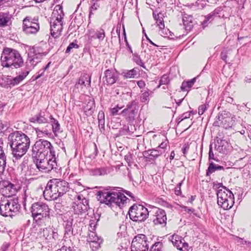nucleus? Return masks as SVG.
Here are the masks:
<instances>
[{
  "mask_svg": "<svg viewBox=\"0 0 251 251\" xmlns=\"http://www.w3.org/2000/svg\"><path fill=\"white\" fill-rule=\"evenodd\" d=\"M8 138L13 156L17 159L21 158L29 148V138L25 134L17 131L10 134Z\"/></svg>",
  "mask_w": 251,
  "mask_h": 251,
  "instance_id": "nucleus-1",
  "label": "nucleus"
},
{
  "mask_svg": "<svg viewBox=\"0 0 251 251\" xmlns=\"http://www.w3.org/2000/svg\"><path fill=\"white\" fill-rule=\"evenodd\" d=\"M68 190L69 183L66 181L52 179L48 182L43 195L47 200H54L63 195Z\"/></svg>",
  "mask_w": 251,
  "mask_h": 251,
  "instance_id": "nucleus-2",
  "label": "nucleus"
},
{
  "mask_svg": "<svg viewBox=\"0 0 251 251\" xmlns=\"http://www.w3.org/2000/svg\"><path fill=\"white\" fill-rule=\"evenodd\" d=\"M2 66L5 68L17 69L24 64V60L20 53L11 48L3 50L0 57Z\"/></svg>",
  "mask_w": 251,
  "mask_h": 251,
  "instance_id": "nucleus-3",
  "label": "nucleus"
},
{
  "mask_svg": "<svg viewBox=\"0 0 251 251\" xmlns=\"http://www.w3.org/2000/svg\"><path fill=\"white\" fill-rule=\"evenodd\" d=\"M64 16L62 6L59 4L55 5L52 13L50 21V33L54 38H58L61 35L63 28Z\"/></svg>",
  "mask_w": 251,
  "mask_h": 251,
  "instance_id": "nucleus-4",
  "label": "nucleus"
},
{
  "mask_svg": "<svg viewBox=\"0 0 251 251\" xmlns=\"http://www.w3.org/2000/svg\"><path fill=\"white\" fill-rule=\"evenodd\" d=\"M217 192V203L218 205L224 210L230 209L233 205L234 195L229 190L225 187L222 186V184H219Z\"/></svg>",
  "mask_w": 251,
  "mask_h": 251,
  "instance_id": "nucleus-5",
  "label": "nucleus"
},
{
  "mask_svg": "<svg viewBox=\"0 0 251 251\" xmlns=\"http://www.w3.org/2000/svg\"><path fill=\"white\" fill-rule=\"evenodd\" d=\"M20 208L18 200L1 197L0 199V214L4 216H11L13 213L17 212Z\"/></svg>",
  "mask_w": 251,
  "mask_h": 251,
  "instance_id": "nucleus-6",
  "label": "nucleus"
},
{
  "mask_svg": "<svg viewBox=\"0 0 251 251\" xmlns=\"http://www.w3.org/2000/svg\"><path fill=\"white\" fill-rule=\"evenodd\" d=\"M53 147L51 143L47 141L40 139L36 141L32 147V155L37 158L40 156H49L54 154Z\"/></svg>",
  "mask_w": 251,
  "mask_h": 251,
  "instance_id": "nucleus-7",
  "label": "nucleus"
},
{
  "mask_svg": "<svg viewBox=\"0 0 251 251\" xmlns=\"http://www.w3.org/2000/svg\"><path fill=\"white\" fill-rule=\"evenodd\" d=\"M55 155L49 156H40L37 158L36 165L41 171L48 173L51 171L56 166V162L54 157Z\"/></svg>",
  "mask_w": 251,
  "mask_h": 251,
  "instance_id": "nucleus-8",
  "label": "nucleus"
},
{
  "mask_svg": "<svg viewBox=\"0 0 251 251\" xmlns=\"http://www.w3.org/2000/svg\"><path fill=\"white\" fill-rule=\"evenodd\" d=\"M129 217L134 222L144 221L148 217V209L142 205L134 204L128 211Z\"/></svg>",
  "mask_w": 251,
  "mask_h": 251,
  "instance_id": "nucleus-9",
  "label": "nucleus"
},
{
  "mask_svg": "<svg viewBox=\"0 0 251 251\" xmlns=\"http://www.w3.org/2000/svg\"><path fill=\"white\" fill-rule=\"evenodd\" d=\"M149 244L147 236L142 234L135 236L131 245V251H148Z\"/></svg>",
  "mask_w": 251,
  "mask_h": 251,
  "instance_id": "nucleus-10",
  "label": "nucleus"
},
{
  "mask_svg": "<svg viewBox=\"0 0 251 251\" xmlns=\"http://www.w3.org/2000/svg\"><path fill=\"white\" fill-rule=\"evenodd\" d=\"M31 212L32 216L50 215V209L48 205L42 202H37L32 204Z\"/></svg>",
  "mask_w": 251,
  "mask_h": 251,
  "instance_id": "nucleus-11",
  "label": "nucleus"
},
{
  "mask_svg": "<svg viewBox=\"0 0 251 251\" xmlns=\"http://www.w3.org/2000/svg\"><path fill=\"white\" fill-rule=\"evenodd\" d=\"M0 186V191L2 197L11 198V196L15 195L18 191L16 186L8 181H2Z\"/></svg>",
  "mask_w": 251,
  "mask_h": 251,
  "instance_id": "nucleus-12",
  "label": "nucleus"
},
{
  "mask_svg": "<svg viewBox=\"0 0 251 251\" xmlns=\"http://www.w3.org/2000/svg\"><path fill=\"white\" fill-rule=\"evenodd\" d=\"M39 28V24L30 20L29 17H26L24 19L23 30L26 34H35L38 31Z\"/></svg>",
  "mask_w": 251,
  "mask_h": 251,
  "instance_id": "nucleus-13",
  "label": "nucleus"
},
{
  "mask_svg": "<svg viewBox=\"0 0 251 251\" xmlns=\"http://www.w3.org/2000/svg\"><path fill=\"white\" fill-rule=\"evenodd\" d=\"M171 241L173 245L178 250L181 251H189V245L181 236L175 234L172 235Z\"/></svg>",
  "mask_w": 251,
  "mask_h": 251,
  "instance_id": "nucleus-14",
  "label": "nucleus"
},
{
  "mask_svg": "<svg viewBox=\"0 0 251 251\" xmlns=\"http://www.w3.org/2000/svg\"><path fill=\"white\" fill-rule=\"evenodd\" d=\"M152 221L155 225H165L167 216L165 211L160 208H157L152 217Z\"/></svg>",
  "mask_w": 251,
  "mask_h": 251,
  "instance_id": "nucleus-15",
  "label": "nucleus"
},
{
  "mask_svg": "<svg viewBox=\"0 0 251 251\" xmlns=\"http://www.w3.org/2000/svg\"><path fill=\"white\" fill-rule=\"evenodd\" d=\"M99 200L101 203H105L107 205H112L114 204V200L115 199V192H99Z\"/></svg>",
  "mask_w": 251,
  "mask_h": 251,
  "instance_id": "nucleus-16",
  "label": "nucleus"
},
{
  "mask_svg": "<svg viewBox=\"0 0 251 251\" xmlns=\"http://www.w3.org/2000/svg\"><path fill=\"white\" fill-rule=\"evenodd\" d=\"M103 77V81L107 85H111L116 82L118 78V75L114 70L112 69H107L104 73Z\"/></svg>",
  "mask_w": 251,
  "mask_h": 251,
  "instance_id": "nucleus-17",
  "label": "nucleus"
},
{
  "mask_svg": "<svg viewBox=\"0 0 251 251\" xmlns=\"http://www.w3.org/2000/svg\"><path fill=\"white\" fill-rule=\"evenodd\" d=\"M95 32V30L93 29H91L88 30V38L89 41L90 42H92L94 39L96 38L98 39L100 42H101L103 41L105 37V32L104 29L103 28H100L96 31L95 34L96 37L94 35Z\"/></svg>",
  "mask_w": 251,
  "mask_h": 251,
  "instance_id": "nucleus-18",
  "label": "nucleus"
},
{
  "mask_svg": "<svg viewBox=\"0 0 251 251\" xmlns=\"http://www.w3.org/2000/svg\"><path fill=\"white\" fill-rule=\"evenodd\" d=\"M29 121L39 125L49 123L48 119L45 117L44 113L41 112L29 118Z\"/></svg>",
  "mask_w": 251,
  "mask_h": 251,
  "instance_id": "nucleus-19",
  "label": "nucleus"
},
{
  "mask_svg": "<svg viewBox=\"0 0 251 251\" xmlns=\"http://www.w3.org/2000/svg\"><path fill=\"white\" fill-rule=\"evenodd\" d=\"M121 114L127 121H132L134 118L135 108L131 105H128L127 107L121 112Z\"/></svg>",
  "mask_w": 251,
  "mask_h": 251,
  "instance_id": "nucleus-20",
  "label": "nucleus"
},
{
  "mask_svg": "<svg viewBox=\"0 0 251 251\" xmlns=\"http://www.w3.org/2000/svg\"><path fill=\"white\" fill-rule=\"evenodd\" d=\"M28 74L29 72L28 71L23 72L21 74L12 79H8L7 84L12 86L18 85L26 77Z\"/></svg>",
  "mask_w": 251,
  "mask_h": 251,
  "instance_id": "nucleus-21",
  "label": "nucleus"
},
{
  "mask_svg": "<svg viewBox=\"0 0 251 251\" xmlns=\"http://www.w3.org/2000/svg\"><path fill=\"white\" fill-rule=\"evenodd\" d=\"M35 223L40 226H46L50 221V215L32 216Z\"/></svg>",
  "mask_w": 251,
  "mask_h": 251,
  "instance_id": "nucleus-22",
  "label": "nucleus"
},
{
  "mask_svg": "<svg viewBox=\"0 0 251 251\" xmlns=\"http://www.w3.org/2000/svg\"><path fill=\"white\" fill-rule=\"evenodd\" d=\"M99 239L96 234L92 232L89 234L88 241L90 243L91 248H95V249H92L93 250H96L100 247V243H99Z\"/></svg>",
  "mask_w": 251,
  "mask_h": 251,
  "instance_id": "nucleus-23",
  "label": "nucleus"
},
{
  "mask_svg": "<svg viewBox=\"0 0 251 251\" xmlns=\"http://www.w3.org/2000/svg\"><path fill=\"white\" fill-rule=\"evenodd\" d=\"M75 205H74V210L75 213L76 214H80L87 210L88 208V204L81 202V201H77V202H75Z\"/></svg>",
  "mask_w": 251,
  "mask_h": 251,
  "instance_id": "nucleus-24",
  "label": "nucleus"
},
{
  "mask_svg": "<svg viewBox=\"0 0 251 251\" xmlns=\"http://www.w3.org/2000/svg\"><path fill=\"white\" fill-rule=\"evenodd\" d=\"M95 102L94 100H91L88 101L86 106L84 107V111L85 114L90 116L93 115L95 109Z\"/></svg>",
  "mask_w": 251,
  "mask_h": 251,
  "instance_id": "nucleus-25",
  "label": "nucleus"
},
{
  "mask_svg": "<svg viewBox=\"0 0 251 251\" xmlns=\"http://www.w3.org/2000/svg\"><path fill=\"white\" fill-rule=\"evenodd\" d=\"M153 17L156 20V23L159 26V28L162 29L165 27V24L164 22V14L161 12H159L157 14L153 13Z\"/></svg>",
  "mask_w": 251,
  "mask_h": 251,
  "instance_id": "nucleus-26",
  "label": "nucleus"
},
{
  "mask_svg": "<svg viewBox=\"0 0 251 251\" xmlns=\"http://www.w3.org/2000/svg\"><path fill=\"white\" fill-rule=\"evenodd\" d=\"M115 199L114 200V204H115L116 205L119 206H120L121 204H124L127 199L126 197L121 193L115 192Z\"/></svg>",
  "mask_w": 251,
  "mask_h": 251,
  "instance_id": "nucleus-27",
  "label": "nucleus"
},
{
  "mask_svg": "<svg viewBox=\"0 0 251 251\" xmlns=\"http://www.w3.org/2000/svg\"><path fill=\"white\" fill-rule=\"evenodd\" d=\"M162 152L157 150H150L145 152V155L150 159H154L160 156Z\"/></svg>",
  "mask_w": 251,
  "mask_h": 251,
  "instance_id": "nucleus-28",
  "label": "nucleus"
},
{
  "mask_svg": "<svg viewBox=\"0 0 251 251\" xmlns=\"http://www.w3.org/2000/svg\"><path fill=\"white\" fill-rule=\"evenodd\" d=\"M90 173L95 176H104L107 174V169L105 167L96 168L91 169Z\"/></svg>",
  "mask_w": 251,
  "mask_h": 251,
  "instance_id": "nucleus-29",
  "label": "nucleus"
},
{
  "mask_svg": "<svg viewBox=\"0 0 251 251\" xmlns=\"http://www.w3.org/2000/svg\"><path fill=\"white\" fill-rule=\"evenodd\" d=\"M91 84V77L87 75H84L81 76L78 81V83L76 84V86L78 88V85H83L86 86L87 84L90 86Z\"/></svg>",
  "mask_w": 251,
  "mask_h": 251,
  "instance_id": "nucleus-30",
  "label": "nucleus"
},
{
  "mask_svg": "<svg viewBox=\"0 0 251 251\" xmlns=\"http://www.w3.org/2000/svg\"><path fill=\"white\" fill-rule=\"evenodd\" d=\"M5 155L2 147L0 146V174L4 171L6 165Z\"/></svg>",
  "mask_w": 251,
  "mask_h": 251,
  "instance_id": "nucleus-31",
  "label": "nucleus"
},
{
  "mask_svg": "<svg viewBox=\"0 0 251 251\" xmlns=\"http://www.w3.org/2000/svg\"><path fill=\"white\" fill-rule=\"evenodd\" d=\"M10 19V18L7 13H0V27L6 26Z\"/></svg>",
  "mask_w": 251,
  "mask_h": 251,
  "instance_id": "nucleus-32",
  "label": "nucleus"
},
{
  "mask_svg": "<svg viewBox=\"0 0 251 251\" xmlns=\"http://www.w3.org/2000/svg\"><path fill=\"white\" fill-rule=\"evenodd\" d=\"M50 123L52 125V131L54 134L56 135L60 130V126L58 121L50 116Z\"/></svg>",
  "mask_w": 251,
  "mask_h": 251,
  "instance_id": "nucleus-33",
  "label": "nucleus"
},
{
  "mask_svg": "<svg viewBox=\"0 0 251 251\" xmlns=\"http://www.w3.org/2000/svg\"><path fill=\"white\" fill-rule=\"evenodd\" d=\"M223 167L221 166L216 165L213 163H210L209 167L206 171V176H209L211 174L218 170H222Z\"/></svg>",
  "mask_w": 251,
  "mask_h": 251,
  "instance_id": "nucleus-34",
  "label": "nucleus"
},
{
  "mask_svg": "<svg viewBox=\"0 0 251 251\" xmlns=\"http://www.w3.org/2000/svg\"><path fill=\"white\" fill-rule=\"evenodd\" d=\"M196 78H194L190 80L187 81H183L182 83L181 89L182 91L187 90L186 88L187 87L190 89L194 85L196 82Z\"/></svg>",
  "mask_w": 251,
  "mask_h": 251,
  "instance_id": "nucleus-35",
  "label": "nucleus"
},
{
  "mask_svg": "<svg viewBox=\"0 0 251 251\" xmlns=\"http://www.w3.org/2000/svg\"><path fill=\"white\" fill-rule=\"evenodd\" d=\"M136 75V70L135 69H133L125 73L124 76L126 78H131L135 77Z\"/></svg>",
  "mask_w": 251,
  "mask_h": 251,
  "instance_id": "nucleus-36",
  "label": "nucleus"
},
{
  "mask_svg": "<svg viewBox=\"0 0 251 251\" xmlns=\"http://www.w3.org/2000/svg\"><path fill=\"white\" fill-rule=\"evenodd\" d=\"M150 94L148 91H145L141 94L140 100L141 102L147 103L149 100Z\"/></svg>",
  "mask_w": 251,
  "mask_h": 251,
  "instance_id": "nucleus-37",
  "label": "nucleus"
},
{
  "mask_svg": "<svg viewBox=\"0 0 251 251\" xmlns=\"http://www.w3.org/2000/svg\"><path fill=\"white\" fill-rule=\"evenodd\" d=\"M169 82V77L167 75H163L161 77L159 81V85L158 87H160V86L162 85H166Z\"/></svg>",
  "mask_w": 251,
  "mask_h": 251,
  "instance_id": "nucleus-38",
  "label": "nucleus"
},
{
  "mask_svg": "<svg viewBox=\"0 0 251 251\" xmlns=\"http://www.w3.org/2000/svg\"><path fill=\"white\" fill-rule=\"evenodd\" d=\"M78 48L79 46L77 44L72 42L70 43L67 48L66 50V53H69L71 51V50L74 48L77 49Z\"/></svg>",
  "mask_w": 251,
  "mask_h": 251,
  "instance_id": "nucleus-39",
  "label": "nucleus"
},
{
  "mask_svg": "<svg viewBox=\"0 0 251 251\" xmlns=\"http://www.w3.org/2000/svg\"><path fill=\"white\" fill-rule=\"evenodd\" d=\"M207 109V105L205 104H201L199 106L198 108V114L199 115H202L205 110Z\"/></svg>",
  "mask_w": 251,
  "mask_h": 251,
  "instance_id": "nucleus-40",
  "label": "nucleus"
},
{
  "mask_svg": "<svg viewBox=\"0 0 251 251\" xmlns=\"http://www.w3.org/2000/svg\"><path fill=\"white\" fill-rule=\"evenodd\" d=\"M122 107H119L118 105H117L116 107L111 108L110 111V115L111 116H115L118 114V111L121 109Z\"/></svg>",
  "mask_w": 251,
  "mask_h": 251,
  "instance_id": "nucleus-41",
  "label": "nucleus"
},
{
  "mask_svg": "<svg viewBox=\"0 0 251 251\" xmlns=\"http://www.w3.org/2000/svg\"><path fill=\"white\" fill-rule=\"evenodd\" d=\"M150 251H162L159 243H155L151 248Z\"/></svg>",
  "mask_w": 251,
  "mask_h": 251,
  "instance_id": "nucleus-42",
  "label": "nucleus"
},
{
  "mask_svg": "<svg viewBox=\"0 0 251 251\" xmlns=\"http://www.w3.org/2000/svg\"><path fill=\"white\" fill-rule=\"evenodd\" d=\"M77 200L75 201V202H77V201H81V202H83L87 203L88 202L87 200L83 197L82 195H78L76 197Z\"/></svg>",
  "mask_w": 251,
  "mask_h": 251,
  "instance_id": "nucleus-43",
  "label": "nucleus"
},
{
  "mask_svg": "<svg viewBox=\"0 0 251 251\" xmlns=\"http://www.w3.org/2000/svg\"><path fill=\"white\" fill-rule=\"evenodd\" d=\"M191 114H192L191 111H189V112L183 113L181 115V117H182L181 121H183V120L186 119L190 118L191 116Z\"/></svg>",
  "mask_w": 251,
  "mask_h": 251,
  "instance_id": "nucleus-44",
  "label": "nucleus"
},
{
  "mask_svg": "<svg viewBox=\"0 0 251 251\" xmlns=\"http://www.w3.org/2000/svg\"><path fill=\"white\" fill-rule=\"evenodd\" d=\"M168 142L167 139H165L164 141H162V142L160 144L159 147L162 149H165L166 148Z\"/></svg>",
  "mask_w": 251,
  "mask_h": 251,
  "instance_id": "nucleus-45",
  "label": "nucleus"
},
{
  "mask_svg": "<svg viewBox=\"0 0 251 251\" xmlns=\"http://www.w3.org/2000/svg\"><path fill=\"white\" fill-rule=\"evenodd\" d=\"M137 84L138 86V87L142 89L144 88L146 86V83L143 80H139L137 82Z\"/></svg>",
  "mask_w": 251,
  "mask_h": 251,
  "instance_id": "nucleus-46",
  "label": "nucleus"
},
{
  "mask_svg": "<svg viewBox=\"0 0 251 251\" xmlns=\"http://www.w3.org/2000/svg\"><path fill=\"white\" fill-rule=\"evenodd\" d=\"M98 119L100 120H104V112L102 111H100L99 112L98 114Z\"/></svg>",
  "mask_w": 251,
  "mask_h": 251,
  "instance_id": "nucleus-47",
  "label": "nucleus"
},
{
  "mask_svg": "<svg viewBox=\"0 0 251 251\" xmlns=\"http://www.w3.org/2000/svg\"><path fill=\"white\" fill-rule=\"evenodd\" d=\"M60 251H74L71 248L69 247L67 248V247L64 246L61 247V248L60 249Z\"/></svg>",
  "mask_w": 251,
  "mask_h": 251,
  "instance_id": "nucleus-48",
  "label": "nucleus"
},
{
  "mask_svg": "<svg viewBox=\"0 0 251 251\" xmlns=\"http://www.w3.org/2000/svg\"><path fill=\"white\" fill-rule=\"evenodd\" d=\"M189 149V147L188 146H185L182 149V151L184 156H185V154H186L187 151Z\"/></svg>",
  "mask_w": 251,
  "mask_h": 251,
  "instance_id": "nucleus-49",
  "label": "nucleus"
},
{
  "mask_svg": "<svg viewBox=\"0 0 251 251\" xmlns=\"http://www.w3.org/2000/svg\"><path fill=\"white\" fill-rule=\"evenodd\" d=\"M97 5L94 4L91 7V11L96 10L97 9Z\"/></svg>",
  "mask_w": 251,
  "mask_h": 251,
  "instance_id": "nucleus-50",
  "label": "nucleus"
},
{
  "mask_svg": "<svg viewBox=\"0 0 251 251\" xmlns=\"http://www.w3.org/2000/svg\"><path fill=\"white\" fill-rule=\"evenodd\" d=\"M178 185L179 186V190H175L176 194L177 195H179L180 194V186L181 185V183H179Z\"/></svg>",
  "mask_w": 251,
  "mask_h": 251,
  "instance_id": "nucleus-51",
  "label": "nucleus"
},
{
  "mask_svg": "<svg viewBox=\"0 0 251 251\" xmlns=\"http://www.w3.org/2000/svg\"><path fill=\"white\" fill-rule=\"evenodd\" d=\"M120 31H121L120 27H117L116 32H117L119 38H120Z\"/></svg>",
  "mask_w": 251,
  "mask_h": 251,
  "instance_id": "nucleus-52",
  "label": "nucleus"
},
{
  "mask_svg": "<svg viewBox=\"0 0 251 251\" xmlns=\"http://www.w3.org/2000/svg\"><path fill=\"white\" fill-rule=\"evenodd\" d=\"M51 62H49L48 64L45 67V68H44V71H46L48 70V69L49 68V67L50 66V64H51Z\"/></svg>",
  "mask_w": 251,
  "mask_h": 251,
  "instance_id": "nucleus-53",
  "label": "nucleus"
},
{
  "mask_svg": "<svg viewBox=\"0 0 251 251\" xmlns=\"http://www.w3.org/2000/svg\"><path fill=\"white\" fill-rule=\"evenodd\" d=\"M221 56H222V58L224 60L226 61V58L227 57V55L225 53H222Z\"/></svg>",
  "mask_w": 251,
  "mask_h": 251,
  "instance_id": "nucleus-54",
  "label": "nucleus"
},
{
  "mask_svg": "<svg viewBox=\"0 0 251 251\" xmlns=\"http://www.w3.org/2000/svg\"><path fill=\"white\" fill-rule=\"evenodd\" d=\"M175 152L174 151H172L171 153V155H170V159L171 160H172L174 159V156H175Z\"/></svg>",
  "mask_w": 251,
  "mask_h": 251,
  "instance_id": "nucleus-55",
  "label": "nucleus"
},
{
  "mask_svg": "<svg viewBox=\"0 0 251 251\" xmlns=\"http://www.w3.org/2000/svg\"><path fill=\"white\" fill-rule=\"evenodd\" d=\"M47 131H48L47 130H44V132H43V131H42L41 130H40L38 128H37L36 129V133H37L38 134H39V132H44V133H47Z\"/></svg>",
  "mask_w": 251,
  "mask_h": 251,
  "instance_id": "nucleus-56",
  "label": "nucleus"
},
{
  "mask_svg": "<svg viewBox=\"0 0 251 251\" xmlns=\"http://www.w3.org/2000/svg\"><path fill=\"white\" fill-rule=\"evenodd\" d=\"M207 1L212 3H216L218 0H207Z\"/></svg>",
  "mask_w": 251,
  "mask_h": 251,
  "instance_id": "nucleus-57",
  "label": "nucleus"
},
{
  "mask_svg": "<svg viewBox=\"0 0 251 251\" xmlns=\"http://www.w3.org/2000/svg\"><path fill=\"white\" fill-rule=\"evenodd\" d=\"M213 153H211V151H209V158H213V157H212V156H213Z\"/></svg>",
  "mask_w": 251,
  "mask_h": 251,
  "instance_id": "nucleus-58",
  "label": "nucleus"
},
{
  "mask_svg": "<svg viewBox=\"0 0 251 251\" xmlns=\"http://www.w3.org/2000/svg\"><path fill=\"white\" fill-rule=\"evenodd\" d=\"M148 40L149 41V42L152 45H153V46H155V47H158L157 45H155L154 43H153L150 39H148Z\"/></svg>",
  "mask_w": 251,
  "mask_h": 251,
  "instance_id": "nucleus-59",
  "label": "nucleus"
},
{
  "mask_svg": "<svg viewBox=\"0 0 251 251\" xmlns=\"http://www.w3.org/2000/svg\"><path fill=\"white\" fill-rule=\"evenodd\" d=\"M42 75H43V73L40 75H38L37 76H36L35 79L36 80V79L39 78Z\"/></svg>",
  "mask_w": 251,
  "mask_h": 251,
  "instance_id": "nucleus-60",
  "label": "nucleus"
},
{
  "mask_svg": "<svg viewBox=\"0 0 251 251\" xmlns=\"http://www.w3.org/2000/svg\"><path fill=\"white\" fill-rule=\"evenodd\" d=\"M137 63H138V64H139L141 66L143 67V63H142V61L141 60H140L139 62Z\"/></svg>",
  "mask_w": 251,
  "mask_h": 251,
  "instance_id": "nucleus-61",
  "label": "nucleus"
},
{
  "mask_svg": "<svg viewBox=\"0 0 251 251\" xmlns=\"http://www.w3.org/2000/svg\"><path fill=\"white\" fill-rule=\"evenodd\" d=\"M129 50L130 53H133V51H132V49H131V47H129Z\"/></svg>",
  "mask_w": 251,
  "mask_h": 251,
  "instance_id": "nucleus-62",
  "label": "nucleus"
},
{
  "mask_svg": "<svg viewBox=\"0 0 251 251\" xmlns=\"http://www.w3.org/2000/svg\"><path fill=\"white\" fill-rule=\"evenodd\" d=\"M48 229L47 228H46L45 229H43V232L44 233L45 231H47ZM44 236H45V234L44 233Z\"/></svg>",
  "mask_w": 251,
  "mask_h": 251,
  "instance_id": "nucleus-63",
  "label": "nucleus"
},
{
  "mask_svg": "<svg viewBox=\"0 0 251 251\" xmlns=\"http://www.w3.org/2000/svg\"><path fill=\"white\" fill-rule=\"evenodd\" d=\"M126 46L128 47V48L129 47H130L128 43H126Z\"/></svg>",
  "mask_w": 251,
  "mask_h": 251,
  "instance_id": "nucleus-64",
  "label": "nucleus"
}]
</instances>
